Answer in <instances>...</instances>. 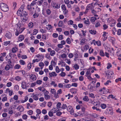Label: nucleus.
<instances>
[{"label": "nucleus", "instance_id": "f704fd0d", "mask_svg": "<svg viewBox=\"0 0 121 121\" xmlns=\"http://www.w3.org/2000/svg\"><path fill=\"white\" fill-rule=\"evenodd\" d=\"M21 67V66L18 64H16L14 66V68L15 69H18Z\"/></svg>", "mask_w": 121, "mask_h": 121}, {"label": "nucleus", "instance_id": "5fc2aeb1", "mask_svg": "<svg viewBox=\"0 0 121 121\" xmlns=\"http://www.w3.org/2000/svg\"><path fill=\"white\" fill-rule=\"evenodd\" d=\"M53 112L52 111H50L48 113V115L50 117H52L53 116Z\"/></svg>", "mask_w": 121, "mask_h": 121}, {"label": "nucleus", "instance_id": "3c124183", "mask_svg": "<svg viewBox=\"0 0 121 121\" xmlns=\"http://www.w3.org/2000/svg\"><path fill=\"white\" fill-rule=\"evenodd\" d=\"M30 28H32L33 26V23L32 22L28 24Z\"/></svg>", "mask_w": 121, "mask_h": 121}, {"label": "nucleus", "instance_id": "2f4dec72", "mask_svg": "<svg viewBox=\"0 0 121 121\" xmlns=\"http://www.w3.org/2000/svg\"><path fill=\"white\" fill-rule=\"evenodd\" d=\"M63 25V22L61 21H60L58 24V25L59 27H62Z\"/></svg>", "mask_w": 121, "mask_h": 121}, {"label": "nucleus", "instance_id": "c85d7f7f", "mask_svg": "<svg viewBox=\"0 0 121 121\" xmlns=\"http://www.w3.org/2000/svg\"><path fill=\"white\" fill-rule=\"evenodd\" d=\"M66 42L68 44H70L71 43V41L70 38H68L66 41Z\"/></svg>", "mask_w": 121, "mask_h": 121}, {"label": "nucleus", "instance_id": "e2e57ef3", "mask_svg": "<svg viewBox=\"0 0 121 121\" xmlns=\"http://www.w3.org/2000/svg\"><path fill=\"white\" fill-rule=\"evenodd\" d=\"M112 66L111 64L110 63H108V66L107 68L108 69H109Z\"/></svg>", "mask_w": 121, "mask_h": 121}, {"label": "nucleus", "instance_id": "1a4fd4ad", "mask_svg": "<svg viewBox=\"0 0 121 121\" xmlns=\"http://www.w3.org/2000/svg\"><path fill=\"white\" fill-rule=\"evenodd\" d=\"M49 74L50 76L51 77L54 76L56 77L57 75V74L54 72H52L51 73H50Z\"/></svg>", "mask_w": 121, "mask_h": 121}, {"label": "nucleus", "instance_id": "2eb2a0df", "mask_svg": "<svg viewBox=\"0 0 121 121\" xmlns=\"http://www.w3.org/2000/svg\"><path fill=\"white\" fill-rule=\"evenodd\" d=\"M17 27L19 29V30H20V33H22L24 29V28H22L20 26H18Z\"/></svg>", "mask_w": 121, "mask_h": 121}, {"label": "nucleus", "instance_id": "dca6fc26", "mask_svg": "<svg viewBox=\"0 0 121 121\" xmlns=\"http://www.w3.org/2000/svg\"><path fill=\"white\" fill-rule=\"evenodd\" d=\"M89 32L92 34L95 35L96 33V31L93 30H89Z\"/></svg>", "mask_w": 121, "mask_h": 121}, {"label": "nucleus", "instance_id": "c03bdc74", "mask_svg": "<svg viewBox=\"0 0 121 121\" xmlns=\"http://www.w3.org/2000/svg\"><path fill=\"white\" fill-rule=\"evenodd\" d=\"M24 42L25 43H27L28 45H29L30 44V43H29L28 39H26L24 40Z\"/></svg>", "mask_w": 121, "mask_h": 121}, {"label": "nucleus", "instance_id": "de8ad7c7", "mask_svg": "<svg viewBox=\"0 0 121 121\" xmlns=\"http://www.w3.org/2000/svg\"><path fill=\"white\" fill-rule=\"evenodd\" d=\"M62 113L60 111L57 112L56 113V115L58 116H60L62 114Z\"/></svg>", "mask_w": 121, "mask_h": 121}, {"label": "nucleus", "instance_id": "774afa93", "mask_svg": "<svg viewBox=\"0 0 121 121\" xmlns=\"http://www.w3.org/2000/svg\"><path fill=\"white\" fill-rule=\"evenodd\" d=\"M121 34V29H119L117 31V34L120 35Z\"/></svg>", "mask_w": 121, "mask_h": 121}, {"label": "nucleus", "instance_id": "69168bd1", "mask_svg": "<svg viewBox=\"0 0 121 121\" xmlns=\"http://www.w3.org/2000/svg\"><path fill=\"white\" fill-rule=\"evenodd\" d=\"M58 39L60 40H61L63 39V35H61L59 36L58 37Z\"/></svg>", "mask_w": 121, "mask_h": 121}, {"label": "nucleus", "instance_id": "412c9836", "mask_svg": "<svg viewBox=\"0 0 121 121\" xmlns=\"http://www.w3.org/2000/svg\"><path fill=\"white\" fill-rule=\"evenodd\" d=\"M100 55L102 56H105L104 53L102 50H100L99 52Z\"/></svg>", "mask_w": 121, "mask_h": 121}, {"label": "nucleus", "instance_id": "a211bd4d", "mask_svg": "<svg viewBox=\"0 0 121 121\" xmlns=\"http://www.w3.org/2000/svg\"><path fill=\"white\" fill-rule=\"evenodd\" d=\"M37 95H33L32 97L34 99L36 100H37L39 98L37 96Z\"/></svg>", "mask_w": 121, "mask_h": 121}, {"label": "nucleus", "instance_id": "4d7b16f0", "mask_svg": "<svg viewBox=\"0 0 121 121\" xmlns=\"http://www.w3.org/2000/svg\"><path fill=\"white\" fill-rule=\"evenodd\" d=\"M38 30L35 29L34 31L33 32V35H36L37 33H38Z\"/></svg>", "mask_w": 121, "mask_h": 121}, {"label": "nucleus", "instance_id": "052dcab7", "mask_svg": "<svg viewBox=\"0 0 121 121\" xmlns=\"http://www.w3.org/2000/svg\"><path fill=\"white\" fill-rule=\"evenodd\" d=\"M27 113L29 115H31L33 113V111L31 110H29L28 112Z\"/></svg>", "mask_w": 121, "mask_h": 121}, {"label": "nucleus", "instance_id": "0eeeda50", "mask_svg": "<svg viewBox=\"0 0 121 121\" xmlns=\"http://www.w3.org/2000/svg\"><path fill=\"white\" fill-rule=\"evenodd\" d=\"M5 36L8 39H10L12 37V35L11 33L8 32L6 33Z\"/></svg>", "mask_w": 121, "mask_h": 121}, {"label": "nucleus", "instance_id": "bf43d9fd", "mask_svg": "<svg viewBox=\"0 0 121 121\" xmlns=\"http://www.w3.org/2000/svg\"><path fill=\"white\" fill-rule=\"evenodd\" d=\"M50 55L49 53H47L45 56V57L48 59H49L50 57Z\"/></svg>", "mask_w": 121, "mask_h": 121}, {"label": "nucleus", "instance_id": "5701e85b", "mask_svg": "<svg viewBox=\"0 0 121 121\" xmlns=\"http://www.w3.org/2000/svg\"><path fill=\"white\" fill-rule=\"evenodd\" d=\"M4 97H3L2 99V100L3 101H7V97L6 95H4Z\"/></svg>", "mask_w": 121, "mask_h": 121}, {"label": "nucleus", "instance_id": "37998d69", "mask_svg": "<svg viewBox=\"0 0 121 121\" xmlns=\"http://www.w3.org/2000/svg\"><path fill=\"white\" fill-rule=\"evenodd\" d=\"M10 43V41L4 42V45L5 46H7Z\"/></svg>", "mask_w": 121, "mask_h": 121}, {"label": "nucleus", "instance_id": "13d9d810", "mask_svg": "<svg viewBox=\"0 0 121 121\" xmlns=\"http://www.w3.org/2000/svg\"><path fill=\"white\" fill-rule=\"evenodd\" d=\"M51 92L52 94H55L56 93V90L54 89H51Z\"/></svg>", "mask_w": 121, "mask_h": 121}, {"label": "nucleus", "instance_id": "338daca9", "mask_svg": "<svg viewBox=\"0 0 121 121\" xmlns=\"http://www.w3.org/2000/svg\"><path fill=\"white\" fill-rule=\"evenodd\" d=\"M111 40H112V43H114L115 41V39L113 37H112L111 38Z\"/></svg>", "mask_w": 121, "mask_h": 121}, {"label": "nucleus", "instance_id": "a878e982", "mask_svg": "<svg viewBox=\"0 0 121 121\" xmlns=\"http://www.w3.org/2000/svg\"><path fill=\"white\" fill-rule=\"evenodd\" d=\"M73 108H72V106H69L67 108V110L68 111H70L71 110L73 109Z\"/></svg>", "mask_w": 121, "mask_h": 121}, {"label": "nucleus", "instance_id": "4c0bfd02", "mask_svg": "<svg viewBox=\"0 0 121 121\" xmlns=\"http://www.w3.org/2000/svg\"><path fill=\"white\" fill-rule=\"evenodd\" d=\"M42 82V81L40 80H37L36 82V83L38 85L41 84Z\"/></svg>", "mask_w": 121, "mask_h": 121}, {"label": "nucleus", "instance_id": "49530a36", "mask_svg": "<svg viewBox=\"0 0 121 121\" xmlns=\"http://www.w3.org/2000/svg\"><path fill=\"white\" fill-rule=\"evenodd\" d=\"M84 22L85 24H88V25H89L90 24V22L88 19H87V20L85 21Z\"/></svg>", "mask_w": 121, "mask_h": 121}, {"label": "nucleus", "instance_id": "473e14b6", "mask_svg": "<svg viewBox=\"0 0 121 121\" xmlns=\"http://www.w3.org/2000/svg\"><path fill=\"white\" fill-rule=\"evenodd\" d=\"M73 21L71 20H69L68 22V24L69 25H71L73 24Z\"/></svg>", "mask_w": 121, "mask_h": 121}, {"label": "nucleus", "instance_id": "603ef678", "mask_svg": "<svg viewBox=\"0 0 121 121\" xmlns=\"http://www.w3.org/2000/svg\"><path fill=\"white\" fill-rule=\"evenodd\" d=\"M46 105V101H44L42 103V104L40 105V106L42 107H44Z\"/></svg>", "mask_w": 121, "mask_h": 121}, {"label": "nucleus", "instance_id": "6e6d98bb", "mask_svg": "<svg viewBox=\"0 0 121 121\" xmlns=\"http://www.w3.org/2000/svg\"><path fill=\"white\" fill-rule=\"evenodd\" d=\"M96 19V18L95 17H91V21L92 22H94Z\"/></svg>", "mask_w": 121, "mask_h": 121}, {"label": "nucleus", "instance_id": "0e129e2a", "mask_svg": "<svg viewBox=\"0 0 121 121\" xmlns=\"http://www.w3.org/2000/svg\"><path fill=\"white\" fill-rule=\"evenodd\" d=\"M60 74V76L62 77H64L65 75L66 74L65 72H62Z\"/></svg>", "mask_w": 121, "mask_h": 121}, {"label": "nucleus", "instance_id": "b1692460", "mask_svg": "<svg viewBox=\"0 0 121 121\" xmlns=\"http://www.w3.org/2000/svg\"><path fill=\"white\" fill-rule=\"evenodd\" d=\"M55 69L56 72L57 73H59L60 72V70L58 67V66H56Z\"/></svg>", "mask_w": 121, "mask_h": 121}, {"label": "nucleus", "instance_id": "7ed1b4c3", "mask_svg": "<svg viewBox=\"0 0 121 121\" xmlns=\"http://www.w3.org/2000/svg\"><path fill=\"white\" fill-rule=\"evenodd\" d=\"M114 73L112 72H108L106 73V76L107 77V78L111 79L112 77V76Z\"/></svg>", "mask_w": 121, "mask_h": 121}, {"label": "nucleus", "instance_id": "79ce46f5", "mask_svg": "<svg viewBox=\"0 0 121 121\" xmlns=\"http://www.w3.org/2000/svg\"><path fill=\"white\" fill-rule=\"evenodd\" d=\"M92 108L94 110L95 109L96 110L99 111H101V109L99 108H97L96 107H95V106L93 107H92Z\"/></svg>", "mask_w": 121, "mask_h": 121}, {"label": "nucleus", "instance_id": "58836bf2", "mask_svg": "<svg viewBox=\"0 0 121 121\" xmlns=\"http://www.w3.org/2000/svg\"><path fill=\"white\" fill-rule=\"evenodd\" d=\"M89 96L90 97L92 98H95V96H94V95L93 93H89Z\"/></svg>", "mask_w": 121, "mask_h": 121}, {"label": "nucleus", "instance_id": "f3484780", "mask_svg": "<svg viewBox=\"0 0 121 121\" xmlns=\"http://www.w3.org/2000/svg\"><path fill=\"white\" fill-rule=\"evenodd\" d=\"M57 108H54L52 109V111L53 112V113H56L57 112V111L59 110V109Z\"/></svg>", "mask_w": 121, "mask_h": 121}, {"label": "nucleus", "instance_id": "6e6552de", "mask_svg": "<svg viewBox=\"0 0 121 121\" xmlns=\"http://www.w3.org/2000/svg\"><path fill=\"white\" fill-rule=\"evenodd\" d=\"M30 78L33 80L34 81L36 79V76L34 74H31L30 75Z\"/></svg>", "mask_w": 121, "mask_h": 121}, {"label": "nucleus", "instance_id": "a19ab883", "mask_svg": "<svg viewBox=\"0 0 121 121\" xmlns=\"http://www.w3.org/2000/svg\"><path fill=\"white\" fill-rule=\"evenodd\" d=\"M61 103L60 102H58L57 103L56 105V107H57V108L58 109L59 108H60V106L61 105Z\"/></svg>", "mask_w": 121, "mask_h": 121}, {"label": "nucleus", "instance_id": "20e7f679", "mask_svg": "<svg viewBox=\"0 0 121 121\" xmlns=\"http://www.w3.org/2000/svg\"><path fill=\"white\" fill-rule=\"evenodd\" d=\"M20 17L22 20L24 22H26L28 19V15L26 16L25 15L24 16L22 15V16H20Z\"/></svg>", "mask_w": 121, "mask_h": 121}, {"label": "nucleus", "instance_id": "e433bc0d", "mask_svg": "<svg viewBox=\"0 0 121 121\" xmlns=\"http://www.w3.org/2000/svg\"><path fill=\"white\" fill-rule=\"evenodd\" d=\"M27 116L25 114H23L22 116V118L25 120H26L27 118Z\"/></svg>", "mask_w": 121, "mask_h": 121}, {"label": "nucleus", "instance_id": "c9c22d12", "mask_svg": "<svg viewBox=\"0 0 121 121\" xmlns=\"http://www.w3.org/2000/svg\"><path fill=\"white\" fill-rule=\"evenodd\" d=\"M73 67L75 68L76 70H77L79 69V65L76 64L74 65Z\"/></svg>", "mask_w": 121, "mask_h": 121}, {"label": "nucleus", "instance_id": "a18cd8bd", "mask_svg": "<svg viewBox=\"0 0 121 121\" xmlns=\"http://www.w3.org/2000/svg\"><path fill=\"white\" fill-rule=\"evenodd\" d=\"M15 80L17 81H19L21 79V78L19 76H17L15 78Z\"/></svg>", "mask_w": 121, "mask_h": 121}, {"label": "nucleus", "instance_id": "9b49d317", "mask_svg": "<svg viewBox=\"0 0 121 121\" xmlns=\"http://www.w3.org/2000/svg\"><path fill=\"white\" fill-rule=\"evenodd\" d=\"M9 65H7L5 67V69L7 71L9 69L12 68Z\"/></svg>", "mask_w": 121, "mask_h": 121}, {"label": "nucleus", "instance_id": "9d476101", "mask_svg": "<svg viewBox=\"0 0 121 121\" xmlns=\"http://www.w3.org/2000/svg\"><path fill=\"white\" fill-rule=\"evenodd\" d=\"M24 39V36L23 35H20L19 36V41H22Z\"/></svg>", "mask_w": 121, "mask_h": 121}, {"label": "nucleus", "instance_id": "39448f33", "mask_svg": "<svg viewBox=\"0 0 121 121\" xmlns=\"http://www.w3.org/2000/svg\"><path fill=\"white\" fill-rule=\"evenodd\" d=\"M53 7L54 9H59L60 7V5H58L57 4H56V3H54L53 4Z\"/></svg>", "mask_w": 121, "mask_h": 121}, {"label": "nucleus", "instance_id": "4be33fe9", "mask_svg": "<svg viewBox=\"0 0 121 121\" xmlns=\"http://www.w3.org/2000/svg\"><path fill=\"white\" fill-rule=\"evenodd\" d=\"M117 56L121 55V50L118 49L117 52Z\"/></svg>", "mask_w": 121, "mask_h": 121}, {"label": "nucleus", "instance_id": "4468645a", "mask_svg": "<svg viewBox=\"0 0 121 121\" xmlns=\"http://www.w3.org/2000/svg\"><path fill=\"white\" fill-rule=\"evenodd\" d=\"M17 48L16 47H15L14 48H12V52L13 53H15L16 52V51L17 50Z\"/></svg>", "mask_w": 121, "mask_h": 121}, {"label": "nucleus", "instance_id": "bb28decb", "mask_svg": "<svg viewBox=\"0 0 121 121\" xmlns=\"http://www.w3.org/2000/svg\"><path fill=\"white\" fill-rule=\"evenodd\" d=\"M55 54V52L54 51L52 50L50 52V55L52 56H53Z\"/></svg>", "mask_w": 121, "mask_h": 121}, {"label": "nucleus", "instance_id": "423d86ee", "mask_svg": "<svg viewBox=\"0 0 121 121\" xmlns=\"http://www.w3.org/2000/svg\"><path fill=\"white\" fill-rule=\"evenodd\" d=\"M17 109L18 111H19L20 112H22L24 110V108L23 106H19L17 108Z\"/></svg>", "mask_w": 121, "mask_h": 121}, {"label": "nucleus", "instance_id": "8fccbe9b", "mask_svg": "<svg viewBox=\"0 0 121 121\" xmlns=\"http://www.w3.org/2000/svg\"><path fill=\"white\" fill-rule=\"evenodd\" d=\"M36 112L38 113L36 115V116H37V115H38V114H40L41 113V112L40 110L39 109H37L36 111Z\"/></svg>", "mask_w": 121, "mask_h": 121}, {"label": "nucleus", "instance_id": "c756f323", "mask_svg": "<svg viewBox=\"0 0 121 121\" xmlns=\"http://www.w3.org/2000/svg\"><path fill=\"white\" fill-rule=\"evenodd\" d=\"M67 107V106L66 104H63L62 105L61 108L64 109H66Z\"/></svg>", "mask_w": 121, "mask_h": 121}, {"label": "nucleus", "instance_id": "680f3d73", "mask_svg": "<svg viewBox=\"0 0 121 121\" xmlns=\"http://www.w3.org/2000/svg\"><path fill=\"white\" fill-rule=\"evenodd\" d=\"M12 83L10 82H8L7 83L6 86L8 87H9L12 85Z\"/></svg>", "mask_w": 121, "mask_h": 121}, {"label": "nucleus", "instance_id": "393cba45", "mask_svg": "<svg viewBox=\"0 0 121 121\" xmlns=\"http://www.w3.org/2000/svg\"><path fill=\"white\" fill-rule=\"evenodd\" d=\"M101 106L102 108L104 109L106 108V105L105 104H101Z\"/></svg>", "mask_w": 121, "mask_h": 121}, {"label": "nucleus", "instance_id": "6ab92c4d", "mask_svg": "<svg viewBox=\"0 0 121 121\" xmlns=\"http://www.w3.org/2000/svg\"><path fill=\"white\" fill-rule=\"evenodd\" d=\"M44 96L45 99L46 100H48L50 98V96L48 95L44 94Z\"/></svg>", "mask_w": 121, "mask_h": 121}, {"label": "nucleus", "instance_id": "cd10ccee", "mask_svg": "<svg viewBox=\"0 0 121 121\" xmlns=\"http://www.w3.org/2000/svg\"><path fill=\"white\" fill-rule=\"evenodd\" d=\"M13 52H11L9 53V55L10 57H13L15 55V56H16L15 54Z\"/></svg>", "mask_w": 121, "mask_h": 121}, {"label": "nucleus", "instance_id": "f8f14e48", "mask_svg": "<svg viewBox=\"0 0 121 121\" xmlns=\"http://www.w3.org/2000/svg\"><path fill=\"white\" fill-rule=\"evenodd\" d=\"M20 30H19V29L17 27L16 30V32L15 35L16 36H17L19 35V34L20 33H20Z\"/></svg>", "mask_w": 121, "mask_h": 121}, {"label": "nucleus", "instance_id": "7c9ffc66", "mask_svg": "<svg viewBox=\"0 0 121 121\" xmlns=\"http://www.w3.org/2000/svg\"><path fill=\"white\" fill-rule=\"evenodd\" d=\"M27 8L28 10H31L32 9V8H33V7H32V6H31L30 5L28 4L27 5Z\"/></svg>", "mask_w": 121, "mask_h": 121}, {"label": "nucleus", "instance_id": "ddd939ff", "mask_svg": "<svg viewBox=\"0 0 121 121\" xmlns=\"http://www.w3.org/2000/svg\"><path fill=\"white\" fill-rule=\"evenodd\" d=\"M21 87L22 88L25 89L26 88V83L25 82H23L21 83Z\"/></svg>", "mask_w": 121, "mask_h": 121}, {"label": "nucleus", "instance_id": "f03ea898", "mask_svg": "<svg viewBox=\"0 0 121 121\" xmlns=\"http://www.w3.org/2000/svg\"><path fill=\"white\" fill-rule=\"evenodd\" d=\"M24 9L23 5H22L17 12V14L18 16H21L22 15V13Z\"/></svg>", "mask_w": 121, "mask_h": 121}, {"label": "nucleus", "instance_id": "09e8293b", "mask_svg": "<svg viewBox=\"0 0 121 121\" xmlns=\"http://www.w3.org/2000/svg\"><path fill=\"white\" fill-rule=\"evenodd\" d=\"M14 89L15 90L17 91L19 89V86L18 85H16L14 87Z\"/></svg>", "mask_w": 121, "mask_h": 121}, {"label": "nucleus", "instance_id": "864d4df0", "mask_svg": "<svg viewBox=\"0 0 121 121\" xmlns=\"http://www.w3.org/2000/svg\"><path fill=\"white\" fill-rule=\"evenodd\" d=\"M46 13L48 15H50L51 13V11L49 9H48L46 10Z\"/></svg>", "mask_w": 121, "mask_h": 121}, {"label": "nucleus", "instance_id": "ea45409f", "mask_svg": "<svg viewBox=\"0 0 121 121\" xmlns=\"http://www.w3.org/2000/svg\"><path fill=\"white\" fill-rule=\"evenodd\" d=\"M61 9L64 10H66V6L65 4H62L61 6Z\"/></svg>", "mask_w": 121, "mask_h": 121}, {"label": "nucleus", "instance_id": "aec40b11", "mask_svg": "<svg viewBox=\"0 0 121 121\" xmlns=\"http://www.w3.org/2000/svg\"><path fill=\"white\" fill-rule=\"evenodd\" d=\"M83 100L86 101H88L89 100L88 96H85L83 98Z\"/></svg>", "mask_w": 121, "mask_h": 121}, {"label": "nucleus", "instance_id": "f257e3e1", "mask_svg": "<svg viewBox=\"0 0 121 121\" xmlns=\"http://www.w3.org/2000/svg\"><path fill=\"white\" fill-rule=\"evenodd\" d=\"M0 7L1 9L4 12H7L9 9V7L6 4L1 3L0 4Z\"/></svg>", "mask_w": 121, "mask_h": 121}, {"label": "nucleus", "instance_id": "72a5a7b5", "mask_svg": "<svg viewBox=\"0 0 121 121\" xmlns=\"http://www.w3.org/2000/svg\"><path fill=\"white\" fill-rule=\"evenodd\" d=\"M20 64L22 65H24L25 64V62L23 60H21L19 61Z\"/></svg>", "mask_w": 121, "mask_h": 121}]
</instances>
